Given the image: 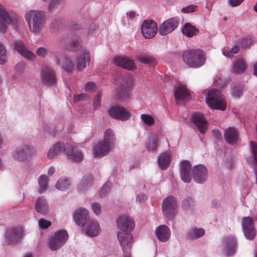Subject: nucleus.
<instances>
[{
  "label": "nucleus",
  "mask_w": 257,
  "mask_h": 257,
  "mask_svg": "<svg viewBox=\"0 0 257 257\" xmlns=\"http://www.w3.org/2000/svg\"><path fill=\"white\" fill-rule=\"evenodd\" d=\"M158 142V138L156 136H152V137L150 138L147 141V148L148 151L157 152Z\"/></svg>",
  "instance_id": "a18cd8bd"
},
{
  "label": "nucleus",
  "mask_w": 257,
  "mask_h": 257,
  "mask_svg": "<svg viewBox=\"0 0 257 257\" xmlns=\"http://www.w3.org/2000/svg\"><path fill=\"white\" fill-rule=\"evenodd\" d=\"M191 120L201 133L204 134L206 132L207 122L203 114L198 112L193 113Z\"/></svg>",
  "instance_id": "412c9836"
},
{
  "label": "nucleus",
  "mask_w": 257,
  "mask_h": 257,
  "mask_svg": "<svg viewBox=\"0 0 257 257\" xmlns=\"http://www.w3.org/2000/svg\"><path fill=\"white\" fill-rule=\"evenodd\" d=\"M213 134L214 136L216 139L220 140L222 139L221 134L218 130H214L213 131Z\"/></svg>",
  "instance_id": "774afa93"
},
{
  "label": "nucleus",
  "mask_w": 257,
  "mask_h": 257,
  "mask_svg": "<svg viewBox=\"0 0 257 257\" xmlns=\"http://www.w3.org/2000/svg\"><path fill=\"white\" fill-rule=\"evenodd\" d=\"M84 231L89 237H96L100 234L101 227L98 222L95 220H90L84 225Z\"/></svg>",
  "instance_id": "aec40b11"
},
{
  "label": "nucleus",
  "mask_w": 257,
  "mask_h": 257,
  "mask_svg": "<svg viewBox=\"0 0 257 257\" xmlns=\"http://www.w3.org/2000/svg\"><path fill=\"white\" fill-rule=\"evenodd\" d=\"M117 236L119 244L124 252L123 257H131L130 250L134 241L131 232H118Z\"/></svg>",
  "instance_id": "9d476101"
},
{
  "label": "nucleus",
  "mask_w": 257,
  "mask_h": 257,
  "mask_svg": "<svg viewBox=\"0 0 257 257\" xmlns=\"http://www.w3.org/2000/svg\"><path fill=\"white\" fill-rule=\"evenodd\" d=\"M69 43V46H67L68 48H72L76 50H80L77 55L75 66L78 71H82L89 65L90 61L89 51L86 48L82 47L81 42L78 38L71 40Z\"/></svg>",
  "instance_id": "7ed1b4c3"
},
{
  "label": "nucleus",
  "mask_w": 257,
  "mask_h": 257,
  "mask_svg": "<svg viewBox=\"0 0 257 257\" xmlns=\"http://www.w3.org/2000/svg\"><path fill=\"white\" fill-rule=\"evenodd\" d=\"M73 217L76 224L79 226L83 227L89 221L88 211L85 208L76 209L73 213Z\"/></svg>",
  "instance_id": "6ab92c4d"
},
{
  "label": "nucleus",
  "mask_w": 257,
  "mask_h": 257,
  "mask_svg": "<svg viewBox=\"0 0 257 257\" xmlns=\"http://www.w3.org/2000/svg\"><path fill=\"white\" fill-rule=\"evenodd\" d=\"M141 120L149 127L153 126L156 122V116L154 114L143 113L140 115Z\"/></svg>",
  "instance_id": "79ce46f5"
},
{
  "label": "nucleus",
  "mask_w": 257,
  "mask_h": 257,
  "mask_svg": "<svg viewBox=\"0 0 257 257\" xmlns=\"http://www.w3.org/2000/svg\"><path fill=\"white\" fill-rule=\"evenodd\" d=\"M25 68V64L23 62L18 63L16 66L15 69L18 74H21L24 71Z\"/></svg>",
  "instance_id": "bf43d9fd"
},
{
  "label": "nucleus",
  "mask_w": 257,
  "mask_h": 257,
  "mask_svg": "<svg viewBox=\"0 0 257 257\" xmlns=\"http://www.w3.org/2000/svg\"><path fill=\"white\" fill-rule=\"evenodd\" d=\"M175 96L178 104H181L183 101H188L191 98L189 90L183 85H180L176 88Z\"/></svg>",
  "instance_id": "bb28decb"
},
{
  "label": "nucleus",
  "mask_w": 257,
  "mask_h": 257,
  "mask_svg": "<svg viewBox=\"0 0 257 257\" xmlns=\"http://www.w3.org/2000/svg\"><path fill=\"white\" fill-rule=\"evenodd\" d=\"M56 62L61 65L68 72H71L76 68L75 65L73 64L72 62L68 57L62 56L57 57Z\"/></svg>",
  "instance_id": "72a5a7b5"
},
{
  "label": "nucleus",
  "mask_w": 257,
  "mask_h": 257,
  "mask_svg": "<svg viewBox=\"0 0 257 257\" xmlns=\"http://www.w3.org/2000/svg\"><path fill=\"white\" fill-rule=\"evenodd\" d=\"M162 209L164 217L168 220H173L178 212L177 199L173 196L165 198L162 202Z\"/></svg>",
  "instance_id": "0eeeda50"
},
{
  "label": "nucleus",
  "mask_w": 257,
  "mask_h": 257,
  "mask_svg": "<svg viewBox=\"0 0 257 257\" xmlns=\"http://www.w3.org/2000/svg\"><path fill=\"white\" fill-rule=\"evenodd\" d=\"M101 94L98 93L93 100V107L94 109L98 108L100 105Z\"/></svg>",
  "instance_id": "052dcab7"
},
{
  "label": "nucleus",
  "mask_w": 257,
  "mask_h": 257,
  "mask_svg": "<svg viewBox=\"0 0 257 257\" xmlns=\"http://www.w3.org/2000/svg\"><path fill=\"white\" fill-rule=\"evenodd\" d=\"M39 226L41 229H47L51 225V222L44 218H41L38 220Z\"/></svg>",
  "instance_id": "864d4df0"
},
{
  "label": "nucleus",
  "mask_w": 257,
  "mask_h": 257,
  "mask_svg": "<svg viewBox=\"0 0 257 257\" xmlns=\"http://www.w3.org/2000/svg\"><path fill=\"white\" fill-rule=\"evenodd\" d=\"M86 95L84 93H81L79 95H75L74 98V101L76 102L78 101L83 100L86 98Z\"/></svg>",
  "instance_id": "69168bd1"
},
{
  "label": "nucleus",
  "mask_w": 257,
  "mask_h": 257,
  "mask_svg": "<svg viewBox=\"0 0 257 257\" xmlns=\"http://www.w3.org/2000/svg\"><path fill=\"white\" fill-rule=\"evenodd\" d=\"M246 68V65L243 60L240 58L233 62L231 69L232 73H238L243 71Z\"/></svg>",
  "instance_id": "37998d69"
},
{
  "label": "nucleus",
  "mask_w": 257,
  "mask_h": 257,
  "mask_svg": "<svg viewBox=\"0 0 257 257\" xmlns=\"http://www.w3.org/2000/svg\"><path fill=\"white\" fill-rule=\"evenodd\" d=\"M102 142L112 150L116 142L115 134L112 130L108 128L104 132Z\"/></svg>",
  "instance_id": "2f4dec72"
},
{
  "label": "nucleus",
  "mask_w": 257,
  "mask_h": 257,
  "mask_svg": "<svg viewBox=\"0 0 257 257\" xmlns=\"http://www.w3.org/2000/svg\"><path fill=\"white\" fill-rule=\"evenodd\" d=\"M197 6L194 5H189L186 7L183 8L181 12L183 13H191L196 12L197 11Z\"/></svg>",
  "instance_id": "6e6d98bb"
},
{
  "label": "nucleus",
  "mask_w": 257,
  "mask_h": 257,
  "mask_svg": "<svg viewBox=\"0 0 257 257\" xmlns=\"http://www.w3.org/2000/svg\"><path fill=\"white\" fill-rule=\"evenodd\" d=\"M112 184L110 182H107L101 187L99 192V196L103 198L105 197L110 192Z\"/></svg>",
  "instance_id": "49530a36"
},
{
  "label": "nucleus",
  "mask_w": 257,
  "mask_h": 257,
  "mask_svg": "<svg viewBox=\"0 0 257 257\" xmlns=\"http://www.w3.org/2000/svg\"><path fill=\"white\" fill-rule=\"evenodd\" d=\"M147 198L148 197L145 193H141L137 195L136 201L138 203H143L147 201Z\"/></svg>",
  "instance_id": "13d9d810"
},
{
  "label": "nucleus",
  "mask_w": 257,
  "mask_h": 257,
  "mask_svg": "<svg viewBox=\"0 0 257 257\" xmlns=\"http://www.w3.org/2000/svg\"><path fill=\"white\" fill-rule=\"evenodd\" d=\"M237 241L232 236L224 237L221 245L222 250L225 255L229 256L235 253L236 250Z\"/></svg>",
  "instance_id": "f8f14e48"
},
{
  "label": "nucleus",
  "mask_w": 257,
  "mask_h": 257,
  "mask_svg": "<svg viewBox=\"0 0 257 257\" xmlns=\"http://www.w3.org/2000/svg\"><path fill=\"white\" fill-rule=\"evenodd\" d=\"M41 78L43 84L46 86H53L56 83L55 72L50 67H45L42 69Z\"/></svg>",
  "instance_id": "dca6fc26"
},
{
  "label": "nucleus",
  "mask_w": 257,
  "mask_h": 257,
  "mask_svg": "<svg viewBox=\"0 0 257 257\" xmlns=\"http://www.w3.org/2000/svg\"><path fill=\"white\" fill-rule=\"evenodd\" d=\"M14 48L21 55L27 59L32 60L36 58V55L28 49L25 47L24 43L21 40H16L14 42Z\"/></svg>",
  "instance_id": "4be33fe9"
},
{
  "label": "nucleus",
  "mask_w": 257,
  "mask_h": 257,
  "mask_svg": "<svg viewBox=\"0 0 257 257\" xmlns=\"http://www.w3.org/2000/svg\"><path fill=\"white\" fill-rule=\"evenodd\" d=\"M7 24L12 25L18 30L22 26V21L17 18H12L6 10L3 5L0 4V32L4 33L7 29Z\"/></svg>",
  "instance_id": "423d86ee"
},
{
  "label": "nucleus",
  "mask_w": 257,
  "mask_h": 257,
  "mask_svg": "<svg viewBox=\"0 0 257 257\" xmlns=\"http://www.w3.org/2000/svg\"><path fill=\"white\" fill-rule=\"evenodd\" d=\"M36 54L40 57L45 58L48 54V50L45 47H40L36 50Z\"/></svg>",
  "instance_id": "5fc2aeb1"
},
{
  "label": "nucleus",
  "mask_w": 257,
  "mask_h": 257,
  "mask_svg": "<svg viewBox=\"0 0 257 257\" xmlns=\"http://www.w3.org/2000/svg\"><path fill=\"white\" fill-rule=\"evenodd\" d=\"M239 50V48L238 46H234L231 49L229 48H224L222 50V54L226 57L231 58L233 54H236Z\"/></svg>",
  "instance_id": "09e8293b"
},
{
  "label": "nucleus",
  "mask_w": 257,
  "mask_h": 257,
  "mask_svg": "<svg viewBox=\"0 0 257 257\" xmlns=\"http://www.w3.org/2000/svg\"><path fill=\"white\" fill-rule=\"evenodd\" d=\"M111 62L116 65L128 70H133L136 68L134 61L127 57H115L111 60Z\"/></svg>",
  "instance_id": "a878e982"
},
{
  "label": "nucleus",
  "mask_w": 257,
  "mask_h": 257,
  "mask_svg": "<svg viewBox=\"0 0 257 257\" xmlns=\"http://www.w3.org/2000/svg\"><path fill=\"white\" fill-rule=\"evenodd\" d=\"M205 234V230L201 228L192 227L187 232V237L191 239H197Z\"/></svg>",
  "instance_id": "ea45409f"
},
{
  "label": "nucleus",
  "mask_w": 257,
  "mask_h": 257,
  "mask_svg": "<svg viewBox=\"0 0 257 257\" xmlns=\"http://www.w3.org/2000/svg\"><path fill=\"white\" fill-rule=\"evenodd\" d=\"M158 32L156 23L152 20L145 21L142 26V32L145 38L150 39L154 37Z\"/></svg>",
  "instance_id": "a211bd4d"
},
{
  "label": "nucleus",
  "mask_w": 257,
  "mask_h": 257,
  "mask_svg": "<svg viewBox=\"0 0 257 257\" xmlns=\"http://www.w3.org/2000/svg\"><path fill=\"white\" fill-rule=\"evenodd\" d=\"M180 19L178 17L172 18L165 21L160 27L159 34L162 36H166L173 31L178 26Z\"/></svg>",
  "instance_id": "ddd939ff"
},
{
  "label": "nucleus",
  "mask_w": 257,
  "mask_h": 257,
  "mask_svg": "<svg viewBox=\"0 0 257 257\" xmlns=\"http://www.w3.org/2000/svg\"><path fill=\"white\" fill-rule=\"evenodd\" d=\"M116 222L117 228L120 230L119 232H131L134 229V221L126 215L120 216Z\"/></svg>",
  "instance_id": "2eb2a0df"
},
{
  "label": "nucleus",
  "mask_w": 257,
  "mask_h": 257,
  "mask_svg": "<svg viewBox=\"0 0 257 257\" xmlns=\"http://www.w3.org/2000/svg\"><path fill=\"white\" fill-rule=\"evenodd\" d=\"M72 185V182L70 178L63 177L57 181L55 187L61 191H65L70 189Z\"/></svg>",
  "instance_id": "e433bc0d"
},
{
  "label": "nucleus",
  "mask_w": 257,
  "mask_h": 257,
  "mask_svg": "<svg viewBox=\"0 0 257 257\" xmlns=\"http://www.w3.org/2000/svg\"><path fill=\"white\" fill-rule=\"evenodd\" d=\"M130 83H126L125 85L120 84L115 90L114 96L117 99L124 100L130 97Z\"/></svg>",
  "instance_id": "c85d7f7f"
},
{
  "label": "nucleus",
  "mask_w": 257,
  "mask_h": 257,
  "mask_svg": "<svg viewBox=\"0 0 257 257\" xmlns=\"http://www.w3.org/2000/svg\"><path fill=\"white\" fill-rule=\"evenodd\" d=\"M181 206L182 209L187 213H192L195 206L194 198L190 196L186 197L182 200Z\"/></svg>",
  "instance_id": "c9c22d12"
},
{
  "label": "nucleus",
  "mask_w": 257,
  "mask_h": 257,
  "mask_svg": "<svg viewBox=\"0 0 257 257\" xmlns=\"http://www.w3.org/2000/svg\"><path fill=\"white\" fill-rule=\"evenodd\" d=\"M95 87V84L92 82H89L87 83L85 86V89L87 91L93 90Z\"/></svg>",
  "instance_id": "0e129e2a"
},
{
  "label": "nucleus",
  "mask_w": 257,
  "mask_h": 257,
  "mask_svg": "<svg viewBox=\"0 0 257 257\" xmlns=\"http://www.w3.org/2000/svg\"><path fill=\"white\" fill-rule=\"evenodd\" d=\"M94 178L92 175L88 174L84 175L77 184V190L79 193H84L88 191L93 186Z\"/></svg>",
  "instance_id": "5701e85b"
},
{
  "label": "nucleus",
  "mask_w": 257,
  "mask_h": 257,
  "mask_svg": "<svg viewBox=\"0 0 257 257\" xmlns=\"http://www.w3.org/2000/svg\"><path fill=\"white\" fill-rule=\"evenodd\" d=\"M243 87L240 84H233L232 87L231 93L233 97H239L242 94Z\"/></svg>",
  "instance_id": "de8ad7c7"
},
{
  "label": "nucleus",
  "mask_w": 257,
  "mask_h": 257,
  "mask_svg": "<svg viewBox=\"0 0 257 257\" xmlns=\"http://www.w3.org/2000/svg\"><path fill=\"white\" fill-rule=\"evenodd\" d=\"M68 239V234L65 230L55 232L49 239L48 244L52 250H56L61 247Z\"/></svg>",
  "instance_id": "6e6552de"
},
{
  "label": "nucleus",
  "mask_w": 257,
  "mask_h": 257,
  "mask_svg": "<svg viewBox=\"0 0 257 257\" xmlns=\"http://www.w3.org/2000/svg\"><path fill=\"white\" fill-rule=\"evenodd\" d=\"M91 208L93 212L97 215L100 214L101 212V206L98 202H95L92 203L91 204Z\"/></svg>",
  "instance_id": "4d7b16f0"
},
{
  "label": "nucleus",
  "mask_w": 257,
  "mask_h": 257,
  "mask_svg": "<svg viewBox=\"0 0 257 257\" xmlns=\"http://www.w3.org/2000/svg\"><path fill=\"white\" fill-rule=\"evenodd\" d=\"M192 167L190 163L187 160L182 161L180 163V177L185 183H190L192 179Z\"/></svg>",
  "instance_id": "393cba45"
},
{
  "label": "nucleus",
  "mask_w": 257,
  "mask_h": 257,
  "mask_svg": "<svg viewBox=\"0 0 257 257\" xmlns=\"http://www.w3.org/2000/svg\"><path fill=\"white\" fill-rule=\"evenodd\" d=\"M73 147L70 149V152L67 156L75 162H80L83 159V154L81 151L78 149L75 143L72 142Z\"/></svg>",
  "instance_id": "4c0bfd02"
},
{
  "label": "nucleus",
  "mask_w": 257,
  "mask_h": 257,
  "mask_svg": "<svg viewBox=\"0 0 257 257\" xmlns=\"http://www.w3.org/2000/svg\"><path fill=\"white\" fill-rule=\"evenodd\" d=\"M72 141L67 143L58 142L53 145L47 153L49 159H52L59 154L65 153L66 155L70 152V149L73 147Z\"/></svg>",
  "instance_id": "1a4fd4ad"
},
{
  "label": "nucleus",
  "mask_w": 257,
  "mask_h": 257,
  "mask_svg": "<svg viewBox=\"0 0 257 257\" xmlns=\"http://www.w3.org/2000/svg\"><path fill=\"white\" fill-rule=\"evenodd\" d=\"M251 44V41L250 39H243L241 40V46L243 47H247L249 46Z\"/></svg>",
  "instance_id": "338daca9"
},
{
  "label": "nucleus",
  "mask_w": 257,
  "mask_h": 257,
  "mask_svg": "<svg viewBox=\"0 0 257 257\" xmlns=\"http://www.w3.org/2000/svg\"><path fill=\"white\" fill-rule=\"evenodd\" d=\"M63 1V0H51L48 6L49 11L50 12L55 11Z\"/></svg>",
  "instance_id": "3c124183"
},
{
  "label": "nucleus",
  "mask_w": 257,
  "mask_h": 257,
  "mask_svg": "<svg viewBox=\"0 0 257 257\" xmlns=\"http://www.w3.org/2000/svg\"><path fill=\"white\" fill-rule=\"evenodd\" d=\"M23 232L24 229L22 226L14 227L6 231L5 237L8 241L11 243H16L22 237Z\"/></svg>",
  "instance_id": "b1692460"
},
{
  "label": "nucleus",
  "mask_w": 257,
  "mask_h": 257,
  "mask_svg": "<svg viewBox=\"0 0 257 257\" xmlns=\"http://www.w3.org/2000/svg\"><path fill=\"white\" fill-rule=\"evenodd\" d=\"M137 59L140 62L144 64H153L155 62V59L152 57L147 55L139 56Z\"/></svg>",
  "instance_id": "8fccbe9b"
},
{
  "label": "nucleus",
  "mask_w": 257,
  "mask_h": 257,
  "mask_svg": "<svg viewBox=\"0 0 257 257\" xmlns=\"http://www.w3.org/2000/svg\"><path fill=\"white\" fill-rule=\"evenodd\" d=\"M182 33L188 37L196 36L198 33V29L190 23H186L182 28Z\"/></svg>",
  "instance_id": "a19ab883"
},
{
  "label": "nucleus",
  "mask_w": 257,
  "mask_h": 257,
  "mask_svg": "<svg viewBox=\"0 0 257 257\" xmlns=\"http://www.w3.org/2000/svg\"><path fill=\"white\" fill-rule=\"evenodd\" d=\"M61 20L60 19L54 20L51 24V27L54 29H58L60 28Z\"/></svg>",
  "instance_id": "680f3d73"
},
{
  "label": "nucleus",
  "mask_w": 257,
  "mask_h": 257,
  "mask_svg": "<svg viewBox=\"0 0 257 257\" xmlns=\"http://www.w3.org/2000/svg\"><path fill=\"white\" fill-rule=\"evenodd\" d=\"M35 207L36 211L42 215L46 214L49 211L48 202L44 197L38 198Z\"/></svg>",
  "instance_id": "f704fd0d"
},
{
  "label": "nucleus",
  "mask_w": 257,
  "mask_h": 257,
  "mask_svg": "<svg viewBox=\"0 0 257 257\" xmlns=\"http://www.w3.org/2000/svg\"><path fill=\"white\" fill-rule=\"evenodd\" d=\"M171 161V154L169 152L161 153L157 157L158 164L161 170H166L169 166Z\"/></svg>",
  "instance_id": "c756f323"
},
{
  "label": "nucleus",
  "mask_w": 257,
  "mask_h": 257,
  "mask_svg": "<svg viewBox=\"0 0 257 257\" xmlns=\"http://www.w3.org/2000/svg\"><path fill=\"white\" fill-rule=\"evenodd\" d=\"M112 151L102 142L97 143L93 148V155L96 157H102Z\"/></svg>",
  "instance_id": "7c9ffc66"
},
{
  "label": "nucleus",
  "mask_w": 257,
  "mask_h": 257,
  "mask_svg": "<svg viewBox=\"0 0 257 257\" xmlns=\"http://www.w3.org/2000/svg\"><path fill=\"white\" fill-rule=\"evenodd\" d=\"M183 59L185 63L192 68H199L205 62V55L202 50H190L184 52Z\"/></svg>",
  "instance_id": "39448f33"
},
{
  "label": "nucleus",
  "mask_w": 257,
  "mask_h": 257,
  "mask_svg": "<svg viewBox=\"0 0 257 257\" xmlns=\"http://www.w3.org/2000/svg\"><path fill=\"white\" fill-rule=\"evenodd\" d=\"M36 155L34 147L29 144H23L16 147L12 153V159L18 162L30 161Z\"/></svg>",
  "instance_id": "20e7f679"
},
{
  "label": "nucleus",
  "mask_w": 257,
  "mask_h": 257,
  "mask_svg": "<svg viewBox=\"0 0 257 257\" xmlns=\"http://www.w3.org/2000/svg\"><path fill=\"white\" fill-rule=\"evenodd\" d=\"M108 111L111 117L119 120H127L131 116V113L129 110L119 106H113L110 107Z\"/></svg>",
  "instance_id": "4468645a"
},
{
  "label": "nucleus",
  "mask_w": 257,
  "mask_h": 257,
  "mask_svg": "<svg viewBox=\"0 0 257 257\" xmlns=\"http://www.w3.org/2000/svg\"><path fill=\"white\" fill-rule=\"evenodd\" d=\"M205 101L211 109L224 111L227 107L226 100L224 96L219 90L215 88L206 90Z\"/></svg>",
  "instance_id": "f03ea898"
},
{
  "label": "nucleus",
  "mask_w": 257,
  "mask_h": 257,
  "mask_svg": "<svg viewBox=\"0 0 257 257\" xmlns=\"http://www.w3.org/2000/svg\"><path fill=\"white\" fill-rule=\"evenodd\" d=\"M171 234L170 228L165 225L159 226L155 230L156 236L161 242L168 241L171 236Z\"/></svg>",
  "instance_id": "cd10ccee"
},
{
  "label": "nucleus",
  "mask_w": 257,
  "mask_h": 257,
  "mask_svg": "<svg viewBox=\"0 0 257 257\" xmlns=\"http://www.w3.org/2000/svg\"><path fill=\"white\" fill-rule=\"evenodd\" d=\"M6 60V50L3 44L0 42V64H4Z\"/></svg>",
  "instance_id": "603ef678"
},
{
  "label": "nucleus",
  "mask_w": 257,
  "mask_h": 257,
  "mask_svg": "<svg viewBox=\"0 0 257 257\" xmlns=\"http://www.w3.org/2000/svg\"><path fill=\"white\" fill-rule=\"evenodd\" d=\"M29 28L35 35H39L45 27V12L41 10H30L25 14Z\"/></svg>",
  "instance_id": "f257e3e1"
},
{
  "label": "nucleus",
  "mask_w": 257,
  "mask_h": 257,
  "mask_svg": "<svg viewBox=\"0 0 257 257\" xmlns=\"http://www.w3.org/2000/svg\"><path fill=\"white\" fill-rule=\"evenodd\" d=\"M224 137L228 144L232 145L237 142L238 134L234 128L229 127L225 131Z\"/></svg>",
  "instance_id": "473e14b6"
},
{
  "label": "nucleus",
  "mask_w": 257,
  "mask_h": 257,
  "mask_svg": "<svg viewBox=\"0 0 257 257\" xmlns=\"http://www.w3.org/2000/svg\"><path fill=\"white\" fill-rule=\"evenodd\" d=\"M244 0H228V2L231 7H235L239 6Z\"/></svg>",
  "instance_id": "e2e57ef3"
},
{
  "label": "nucleus",
  "mask_w": 257,
  "mask_h": 257,
  "mask_svg": "<svg viewBox=\"0 0 257 257\" xmlns=\"http://www.w3.org/2000/svg\"><path fill=\"white\" fill-rule=\"evenodd\" d=\"M241 226L245 238L252 240L256 234L253 218L249 216L243 217L241 221Z\"/></svg>",
  "instance_id": "9b49d317"
},
{
  "label": "nucleus",
  "mask_w": 257,
  "mask_h": 257,
  "mask_svg": "<svg viewBox=\"0 0 257 257\" xmlns=\"http://www.w3.org/2000/svg\"><path fill=\"white\" fill-rule=\"evenodd\" d=\"M39 192L43 193L48 189L49 178L46 175H42L38 178Z\"/></svg>",
  "instance_id": "c03bdc74"
},
{
  "label": "nucleus",
  "mask_w": 257,
  "mask_h": 257,
  "mask_svg": "<svg viewBox=\"0 0 257 257\" xmlns=\"http://www.w3.org/2000/svg\"><path fill=\"white\" fill-rule=\"evenodd\" d=\"M251 155L247 158L246 161L248 164L255 170V166H257V143L251 142Z\"/></svg>",
  "instance_id": "58836bf2"
},
{
  "label": "nucleus",
  "mask_w": 257,
  "mask_h": 257,
  "mask_svg": "<svg viewBox=\"0 0 257 257\" xmlns=\"http://www.w3.org/2000/svg\"><path fill=\"white\" fill-rule=\"evenodd\" d=\"M192 176L195 183H204L208 178V171L206 167L203 165L194 166L192 169Z\"/></svg>",
  "instance_id": "f3484780"
}]
</instances>
